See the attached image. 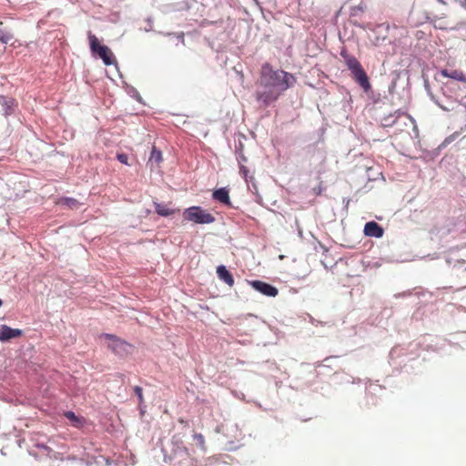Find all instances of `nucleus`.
Masks as SVG:
<instances>
[{
    "instance_id": "nucleus-21",
    "label": "nucleus",
    "mask_w": 466,
    "mask_h": 466,
    "mask_svg": "<svg viewBox=\"0 0 466 466\" xmlns=\"http://www.w3.org/2000/svg\"><path fill=\"white\" fill-rule=\"evenodd\" d=\"M248 172V170L245 166H240V174H242L244 177H247Z\"/></svg>"
},
{
    "instance_id": "nucleus-8",
    "label": "nucleus",
    "mask_w": 466,
    "mask_h": 466,
    "mask_svg": "<svg viewBox=\"0 0 466 466\" xmlns=\"http://www.w3.org/2000/svg\"><path fill=\"white\" fill-rule=\"evenodd\" d=\"M383 233V228L375 221H370L364 227V234L368 237L381 238Z\"/></svg>"
},
{
    "instance_id": "nucleus-2",
    "label": "nucleus",
    "mask_w": 466,
    "mask_h": 466,
    "mask_svg": "<svg viewBox=\"0 0 466 466\" xmlns=\"http://www.w3.org/2000/svg\"><path fill=\"white\" fill-rule=\"evenodd\" d=\"M340 56L348 69L350 70L353 79L364 89V91H369L370 89L369 77L358 59L354 56L349 54L346 49L341 50Z\"/></svg>"
},
{
    "instance_id": "nucleus-5",
    "label": "nucleus",
    "mask_w": 466,
    "mask_h": 466,
    "mask_svg": "<svg viewBox=\"0 0 466 466\" xmlns=\"http://www.w3.org/2000/svg\"><path fill=\"white\" fill-rule=\"evenodd\" d=\"M103 338L106 339V346L109 348L114 353L123 356L128 352V350L131 348V345L118 337L112 334H103Z\"/></svg>"
},
{
    "instance_id": "nucleus-1",
    "label": "nucleus",
    "mask_w": 466,
    "mask_h": 466,
    "mask_svg": "<svg viewBox=\"0 0 466 466\" xmlns=\"http://www.w3.org/2000/svg\"><path fill=\"white\" fill-rule=\"evenodd\" d=\"M293 76L283 70H273L272 66L266 63L262 66L258 84L265 88L258 91L256 97L264 106H268L276 101L280 94L293 85Z\"/></svg>"
},
{
    "instance_id": "nucleus-15",
    "label": "nucleus",
    "mask_w": 466,
    "mask_h": 466,
    "mask_svg": "<svg viewBox=\"0 0 466 466\" xmlns=\"http://www.w3.org/2000/svg\"><path fill=\"white\" fill-rule=\"evenodd\" d=\"M150 161H154L156 163H159L162 160L161 151L157 150L155 147L152 148L151 156L149 158Z\"/></svg>"
},
{
    "instance_id": "nucleus-23",
    "label": "nucleus",
    "mask_w": 466,
    "mask_h": 466,
    "mask_svg": "<svg viewBox=\"0 0 466 466\" xmlns=\"http://www.w3.org/2000/svg\"><path fill=\"white\" fill-rule=\"evenodd\" d=\"M181 451H183L186 455L188 454L187 449L186 447H184V446L181 448Z\"/></svg>"
},
{
    "instance_id": "nucleus-9",
    "label": "nucleus",
    "mask_w": 466,
    "mask_h": 466,
    "mask_svg": "<svg viewBox=\"0 0 466 466\" xmlns=\"http://www.w3.org/2000/svg\"><path fill=\"white\" fill-rule=\"evenodd\" d=\"M217 274L219 279L223 280L229 287L234 285V278L225 266H218L217 268Z\"/></svg>"
},
{
    "instance_id": "nucleus-18",
    "label": "nucleus",
    "mask_w": 466,
    "mask_h": 466,
    "mask_svg": "<svg viewBox=\"0 0 466 466\" xmlns=\"http://www.w3.org/2000/svg\"><path fill=\"white\" fill-rule=\"evenodd\" d=\"M134 391L135 393L137 394V398H138V400H139V403H143L144 402V397H143V392H142V388L139 387V386H136L134 388Z\"/></svg>"
},
{
    "instance_id": "nucleus-12",
    "label": "nucleus",
    "mask_w": 466,
    "mask_h": 466,
    "mask_svg": "<svg viewBox=\"0 0 466 466\" xmlns=\"http://www.w3.org/2000/svg\"><path fill=\"white\" fill-rule=\"evenodd\" d=\"M441 75L444 77H450L458 81L462 82L464 78V73L460 70H452L449 71L448 69L444 68L441 70Z\"/></svg>"
},
{
    "instance_id": "nucleus-6",
    "label": "nucleus",
    "mask_w": 466,
    "mask_h": 466,
    "mask_svg": "<svg viewBox=\"0 0 466 466\" xmlns=\"http://www.w3.org/2000/svg\"><path fill=\"white\" fill-rule=\"evenodd\" d=\"M250 285L254 289L268 297H276L279 293L277 288L261 280H253Z\"/></svg>"
},
{
    "instance_id": "nucleus-17",
    "label": "nucleus",
    "mask_w": 466,
    "mask_h": 466,
    "mask_svg": "<svg viewBox=\"0 0 466 466\" xmlns=\"http://www.w3.org/2000/svg\"><path fill=\"white\" fill-rule=\"evenodd\" d=\"M193 439L197 441V444L200 448L204 449V447H205V438H204V436L201 433H195L193 435Z\"/></svg>"
},
{
    "instance_id": "nucleus-7",
    "label": "nucleus",
    "mask_w": 466,
    "mask_h": 466,
    "mask_svg": "<svg viewBox=\"0 0 466 466\" xmlns=\"http://www.w3.org/2000/svg\"><path fill=\"white\" fill-rule=\"evenodd\" d=\"M23 335L20 329H13L7 325L0 326V341L6 342L12 339L19 338Z\"/></svg>"
},
{
    "instance_id": "nucleus-10",
    "label": "nucleus",
    "mask_w": 466,
    "mask_h": 466,
    "mask_svg": "<svg viewBox=\"0 0 466 466\" xmlns=\"http://www.w3.org/2000/svg\"><path fill=\"white\" fill-rule=\"evenodd\" d=\"M212 197L214 199H216L217 201H218L222 204H225L227 206L231 205L229 195H228V190H227L225 187L216 189L213 192Z\"/></svg>"
},
{
    "instance_id": "nucleus-14",
    "label": "nucleus",
    "mask_w": 466,
    "mask_h": 466,
    "mask_svg": "<svg viewBox=\"0 0 466 466\" xmlns=\"http://www.w3.org/2000/svg\"><path fill=\"white\" fill-rule=\"evenodd\" d=\"M62 202L70 208H78L80 207L79 201L72 198H66Z\"/></svg>"
},
{
    "instance_id": "nucleus-19",
    "label": "nucleus",
    "mask_w": 466,
    "mask_h": 466,
    "mask_svg": "<svg viewBox=\"0 0 466 466\" xmlns=\"http://www.w3.org/2000/svg\"><path fill=\"white\" fill-rule=\"evenodd\" d=\"M116 158L120 163L128 165V157L127 154H117Z\"/></svg>"
},
{
    "instance_id": "nucleus-20",
    "label": "nucleus",
    "mask_w": 466,
    "mask_h": 466,
    "mask_svg": "<svg viewBox=\"0 0 466 466\" xmlns=\"http://www.w3.org/2000/svg\"><path fill=\"white\" fill-rule=\"evenodd\" d=\"M11 39H12V35H5V34L0 32V41L2 43L7 44Z\"/></svg>"
},
{
    "instance_id": "nucleus-25",
    "label": "nucleus",
    "mask_w": 466,
    "mask_h": 466,
    "mask_svg": "<svg viewBox=\"0 0 466 466\" xmlns=\"http://www.w3.org/2000/svg\"><path fill=\"white\" fill-rule=\"evenodd\" d=\"M2 305V300L0 299V306Z\"/></svg>"
},
{
    "instance_id": "nucleus-4",
    "label": "nucleus",
    "mask_w": 466,
    "mask_h": 466,
    "mask_svg": "<svg viewBox=\"0 0 466 466\" xmlns=\"http://www.w3.org/2000/svg\"><path fill=\"white\" fill-rule=\"evenodd\" d=\"M183 218L197 224H210L215 221V217L212 214L198 206L186 208L183 212Z\"/></svg>"
},
{
    "instance_id": "nucleus-16",
    "label": "nucleus",
    "mask_w": 466,
    "mask_h": 466,
    "mask_svg": "<svg viewBox=\"0 0 466 466\" xmlns=\"http://www.w3.org/2000/svg\"><path fill=\"white\" fill-rule=\"evenodd\" d=\"M1 100L3 101V106H6V110L5 112V115H9L11 113V110L13 106H15V100L14 99H6L5 97H1Z\"/></svg>"
},
{
    "instance_id": "nucleus-24",
    "label": "nucleus",
    "mask_w": 466,
    "mask_h": 466,
    "mask_svg": "<svg viewBox=\"0 0 466 466\" xmlns=\"http://www.w3.org/2000/svg\"><path fill=\"white\" fill-rule=\"evenodd\" d=\"M463 83H466V75H464Z\"/></svg>"
},
{
    "instance_id": "nucleus-22",
    "label": "nucleus",
    "mask_w": 466,
    "mask_h": 466,
    "mask_svg": "<svg viewBox=\"0 0 466 466\" xmlns=\"http://www.w3.org/2000/svg\"><path fill=\"white\" fill-rule=\"evenodd\" d=\"M437 104H438V106H439L442 110H444V111H450V109H449L448 107H446V106H444L441 105L440 103H437Z\"/></svg>"
},
{
    "instance_id": "nucleus-3",
    "label": "nucleus",
    "mask_w": 466,
    "mask_h": 466,
    "mask_svg": "<svg viewBox=\"0 0 466 466\" xmlns=\"http://www.w3.org/2000/svg\"><path fill=\"white\" fill-rule=\"evenodd\" d=\"M87 37L91 52L97 55L106 66L113 65L116 59L111 49L106 46L101 45L98 38L91 32H88Z\"/></svg>"
},
{
    "instance_id": "nucleus-13",
    "label": "nucleus",
    "mask_w": 466,
    "mask_h": 466,
    "mask_svg": "<svg viewBox=\"0 0 466 466\" xmlns=\"http://www.w3.org/2000/svg\"><path fill=\"white\" fill-rule=\"evenodd\" d=\"M65 416L72 422L76 427H79L83 424V419L77 417L73 411H66Z\"/></svg>"
},
{
    "instance_id": "nucleus-11",
    "label": "nucleus",
    "mask_w": 466,
    "mask_h": 466,
    "mask_svg": "<svg viewBox=\"0 0 466 466\" xmlns=\"http://www.w3.org/2000/svg\"><path fill=\"white\" fill-rule=\"evenodd\" d=\"M156 212L161 217H168L176 213V209L171 208L168 205L162 203H154Z\"/></svg>"
}]
</instances>
